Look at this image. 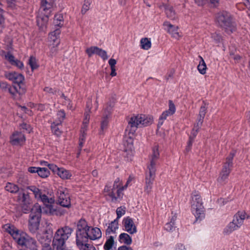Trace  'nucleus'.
<instances>
[{"label":"nucleus","instance_id":"nucleus-1","mask_svg":"<svg viewBox=\"0 0 250 250\" xmlns=\"http://www.w3.org/2000/svg\"><path fill=\"white\" fill-rule=\"evenodd\" d=\"M160 153L158 146H155L152 149V153L149 157V162L146 172L144 191L149 194L152 190L153 183L156 177V171L158 166Z\"/></svg>","mask_w":250,"mask_h":250},{"label":"nucleus","instance_id":"nucleus-2","mask_svg":"<svg viewBox=\"0 0 250 250\" xmlns=\"http://www.w3.org/2000/svg\"><path fill=\"white\" fill-rule=\"evenodd\" d=\"M3 228L12 236L18 245L24 246L31 250H37L36 241L26 233L20 231L14 226L9 224L4 225Z\"/></svg>","mask_w":250,"mask_h":250},{"label":"nucleus","instance_id":"nucleus-3","mask_svg":"<svg viewBox=\"0 0 250 250\" xmlns=\"http://www.w3.org/2000/svg\"><path fill=\"white\" fill-rule=\"evenodd\" d=\"M28 188L33 192L35 198L38 201H41L44 204L45 208H43V212L50 214L56 213L57 210L53 205L55 200L50 194L48 195V192L46 194L44 191L35 186L29 187Z\"/></svg>","mask_w":250,"mask_h":250},{"label":"nucleus","instance_id":"nucleus-4","mask_svg":"<svg viewBox=\"0 0 250 250\" xmlns=\"http://www.w3.org/2000/svg\"><path fill=\"white\" fill-rule=\"evenodd\" d=\"M72 231L73 229L68 226L58 229L53 237L52 246L53 249L55 250H65L66 242Z\"/></svg>","mask_w":250,"mask_h":250},{"label":"nucleus","instance_id":"nucleus-5","mask_svg":"<svg viewBox=\"0 0 250 250\" xmlns=\"http://www.w3.org/2000/svg\"><path fill=\"white\" fill-rule=\"evenodd\" d=\"M153 121L152 117L144 114L137 115L131 117L128 121L127 131L129 134L133 135L137 128L151 125Z\"/></svg>","mask_w":250,"mask_h":250},{"label":"nucleus","instance_id":"nucleus-6","mask_svg":"<svg viewBox=\"0 0 250 250\" xmlns=\"http://www.w3.org/2000/svg\"><path fill=\"white\" fill-rule=\"evenodd\" d=\"M219 25L224 28L228 34L233 32L236 30V24L232 21L231 15L227 11L218 13L216 17Z\"/></svg>","mask_w":250,"mask_h":250},{"label":"nucleus","instance_id":"nucleus-7","mask_svg":"<svg viewBox=\"0 0 250 250\" xmlns=\"http://www.w3.org/2000/svg\"><path fill=\"white\" fill-rule=\"evenodd\" d=\"M191 207L192 213L195 216L196 221H201L205 217L204 207L200 195L195 191L191 195Z\"/></svg>","mask_w":250,"mask_h":250},{"label":"nucleus","instance_id":"nucleus-8","mask_svg":"<svg viewBox=\"0 0 250 250\" xmlns=\"http://www.w3.org/2000/svg\"><path fill=\"white\" fill-rule=\"evenodd\" d=\"M54 2L53 1L48 2L47 0H42L41 9L44 12H42L37 18V23L40 28H43L44 26H46Z\"/></svg>","mask_w":250,"mask_h":250},{"label":"nucleus","instance_id":"nucleus-9","mask_svg":"<svg viewBox=\"0 0 250 250\" xmlns=\"http://www.w3.org/2000/svg\"><path fill=\"white\" fill-rule=\"evenodd\" d=\"M42 209L41 206L36 204L31 210L29 221V229L32 233H35L39 228Z\"/></svg>","mask_w":250,"mask_h":250},{"label":"nucleus","instance_id":"nucleus-10","mask_svg":"<svg viewBox=\"0 0 250 250\" xmlns=\"http://www.w3.org/2000/svg\"><path fill=\"white\" fill-rule=\"evenodd\" d=\"M235 155V152L232 151L227 157L226 162L224 164L223 168L220 173L217 179L218 182L220 184L225 183L231 171V168L233 165V159Z\"/></svg>","mask_w":250,"mask_h":250},{"label":"nucleus","instance_id":"nucleus-11","mask_svg":"<svg viewBox=\"0 0 250 250\" xmlns=\"http://www.w3.org/2000/svg\"><path fill=\"white\" fill-rule=\"evenodd\" d=\"M89 227L85 220L81 219L79 221L76 230V242L77 246H83L82 242H85V240H87L85 236L87 235L86 232L88 230Z\"/></svg>","mask_w":250,"mask_h":250},{"label":"nucleus","instance_id":"nucleus-12","mask_svg":"<svg viewBox=\"0 0 250 250\" xmlns=\"http://www.w3.org/2000/svg\"><path fill=\"white\" fill-rule=\"evenodd\" d=\"M58 202L62 207L69 208L71 206L68 190L64 187H60L57 192Z\"/></svg>","mask_w":250,"mask_h":250},{"label":"nucleus","instance_id":"nucleus-13","mask_svg":"<svg viewBox=\"0 0 250 250\" xmlns=\"http://www.w3.org/2000/svg\"><path fill=\"white\" fill-rule=\"evenodd\" d=\"M105 195L109 197L110 200L114 203L119 202L123 198V193L121 192L120 189L112 188V186L106 185L104 188Z\"/></svg>","mask_w":250,"mask_h":250},{"label":"nucleus","instance_id":"nucleus-14","mask_svg":"<svg viewBox=\"0 0 250 250\" xmlns=\"http://www.w3.org/2000/svg\"><path fill=\"white\" fill-rule=\"evenodd\" d=\"M57 118L56 120L52 123L51 127L52 132L56 136H60L61 134V131L60 126L62 125V123L64 120L65 114L63 110H60L57 114Z\"/></svg>","mask_w":250,"mask_h":250},{"label":"nucleus","instance_id":"nucleus-15","mask_svg":"<svg viewBox=\"0 0 250 250\" xmlns=\"http://www.w3.org/2000/svg\"><path fill=\"white\" fill-rule=\"evenodd\" d=\"M26 89L24 85H10L8 92L10 94L12 97L14 99H19L21 96L25 93Z\"/></svg>","mask_w":250,"mask_h":250},{"label":"nucleus","instance_id":"nucleus-16","mask_svg":"<svg viewBox=\"0 0 250 250\" xmlns=\"http://www.w3.org/2000/svg\"><path fill=\"white\" fill-rule=\"evenodd\" d=\"M124 229L130 234H133L137 232V227L135 226L132 218L128 216L125 217L123 220Z\"/></svg>","mask_w":250,"mask_h":250},{"label":"nucleus","instance_id":"nucleus-17","mask_svg":"<svg viewBox=\"0 0 250 250\" xmlns=\"http://www.w3.org/2000/svg\"><path fill=\"white\" fill-rule=\"evenodd\" d=\"M176 108L174 104L172 101L169 100L168 102V109L162 113L159 119L158 126L159 127L161 126L163 124L164 121L167 119V117L174 114Z\"/></svg>","mask_w":250,"mask_h":250},{"label":"nucleus","instance_id":"nucleus-18","mask_svg":"<svg viewBox=\"0 0 250 250\" xmlns=\"http://www.w3.org/2000/svg\"><path fill=\"white\" fill-rule=\"evenodd\" d=\"M113 106V105L112 104H110L104 109V115L101 124V133H102V131H103L104 129L107 127L108 124V118L111 113Z\"/></svg>","mask_w":250,"mask_h":250},{"label":"nucleus","instance_id":"nucleus-19","mask_svg":"<svg viewBox=\"0 0 250 250\" xmlns=\"http://www.w3.org/2000/svg\"><path fill=\"white\" fill-rule=\"evenodd\" d=\"M125 152L124 156L127 158V160H131L133 156V145L132 137L129 136L126 143H125Z\"/></svg>","mask_w":250,"mask_h":250},{"label":"nucleus","instance_id":"nucleus-20","mask_svg":"<svg viewBox=\"0 0 250 250\" xmlns=\"http://www.w3.org/2000/svg\"><path fill=\"white\" fill-rule=\"evenodd\" d=\"M52 233V230L49 229L46 230L42 234L38 233L37 237L39 241L43 246L50 245L51 242V235Z\"/></svg>","mask_w":250,"mask_h":250},{"label":"nucleus","instance_id":"nucleus-21","mask_svg":"<svg viewBox=\"0 0 250 250\" xmlns=\"http://www.w3.org/2000/svg\"><path fill=\"white\" fill-rule=\"evenodd\" d=\"M86 235L85 237L91 240H96L100 239L102 237V232L101 229L97 227L91 228L89 227L88 230L86 232Z\"/></svg>","mask_w":250,"mask_h":250},{"label":"nucleus","instance_id":"nucleus-22","mask_svg":"<svg viewBox=\"0 0 250 250\" xmlns=\"http://www.w3.org/2000/svg\"><path fill=\"white\" fill-rule=\"evenodd\" d=\"M25 140V137L22 133L15 132L11 136L10 142L12 145L18 146L22 145Z\"/></svg>","mask_w":250,"mask_h":250},{"label":"nucleus","instance_id":"nucleus-23","mask_svg":"<svg viewBox=\"0 0 250 250\" xmlns=\"http://www.w3.org/2000/svg\"><path fill=\"white\" fill-rule=\"evenodd\" d=\"M165 29L171 34V36L175 39H179L180 37L179 33L178 31V27L172 25L168 21L164 23Z\"/></svg>","mask_w":250,"mask_h":250},{"label":"nucleus","instance_id":"nucleus-24","mask_svg":"<svg viewBox=\"0 0 250 250\" xmlns=\"http://www.w3.org/2000/svg\"><path fill=\"white\" fill-rule=\"evenodd\" d=\"M246 213L244 211L238 212L233 217L232 222L238 226V228H240L243 225L244 220L246 218Z\"/></svg>","mask_w":250,"mask_h":250},{"label":"nucleus","instance_id":"nucleus-25","mask_svg":"<svg viewBox=\"0 0 250 250\" xmlns=\"http://www.w3.org/2000/svg\"><path fill=\"white\" fill-rule=\"evenodd\" d=\"M55 28V30L49 34V39L50 42H53V43H56L57 45H59L60 43L59 38L61 33V30L59 28Z\"/></svg>","mask_w":250,"mask_h":250},{"label":"nucleus","instance_id":"nucleus-26","mask_svg":"<svg viewBox=\"0 0 250 250\" xmlns=\"http://www.w3.org/2000/svg\"><path fill=\"white\" fill-rule=\"evenodd\" d=\"M119 222L116 220H114L110 223L108 224L107 229L105 230L106 235H110L115 233L116 231L119 228Z\"/></svg>","mask_w":250,"mask_h":250},{"label":"nucleus","instance_id":"nucleus-27","mask_svg":"<svg viewBox=\"0 0 250 250\" xmlns=\"http://www.w3.org/2000/svg\"><path fill=\"white\" fill-rule=\"evenodd\" d=\"M57 174L62 179H70L72 175L70 171L67 170L63 167H61Z\"/></svg>","mask_w":250,"mask_h":250},{"label":"nucleus","instance_id":"nucleus-28","mask_svg":"<svg viewBox=\"0 0 250 250\" xmlns=\"http://www.w3.org/2000/svg\"><path fill=\"white\" fill-rule=\"evenodd\" d=\"M119 240L120 243H124L126 245H130L132 242L131 237L126 233L120 234L119 237Z\"/></svg>","mask_w":250,"mask_h":250},{"label":"nucleus","instance_id":"nucleus-29","mask_svg":"<svg viewBox=\"0 0 250 250\" xmlns=\"http://www.w3.org/2000/svg\"><path fill=\"white\" fill-rule=\"evenodd\" d=\"M64 20L62 14H57L54 17V24L55 27L60 28L63 24Z\"/></svg>","mask_w":250,"mask_h":250},{"label":"nucleus","instance_id":"nucleus-30","mask_svg":"<svg viewBox=\"0 0 250 250\" xmlns=\"http://www.w3.org/2000/svg\"><path fill=\"white\" fill-rule=\"evenodd\" d=\"M238 229V226L236 225L234 222L231 221L224 229V233L226 234H229Z\"/></svg>","mask_w":250,"mask_h":250},{"label":"nucleus","instance_id":"nucleus-31","mask_svg":"<svg viewBox=\"0 0 250 250\" xmlns=\"http://www.w3.org/2000/svg\"><path fill=\"white\" fill-rule=\"evenodd\" d=\"M18 199L21 203H31L28 193L26 192H20L19 194Z\"/></svg>","mask_w":250,"mask_h":250},{"label":"nucleus","instance_id":"nucleus-32","mask_svg":"<svg viewBox=\"0 0 250 250\" xmlns=\"http://www.w3.org/2000/svg\"><path fill=\"white\" fill-rule=\"evenodd\" d=\"M141 47L145 50H148L151 46V42L150 39L147 38H142L140 41Z\"/></svg>","mask_w":250,"mask_h":250},{"label":"nucleus","instance_id":"nucleus-33","mask_svg":"<svg viewBox=\"0 0 250 250\" xmlns=\"http://www.w3.org/2000/svg\"><path fill=\"white\" fill-rule=\"evenodd\" d=\"M199 58L201 60L197 66V69L199 73L203 75L206 73L207 65L203 58L201 56H199Z\"/></svg>","mask_w":250,"mask_h":250},{"label":"nucleus","instance_id":"nucleus-34","mask_svg":"<svg viewBox=\"0 0 250 250\" xmlns=\"http://www.w3.org/2000/svg\"><path fill=\"white\" fill-rule=\"evenodd\" d=\"M166 13L167 17L170 20H174L176 19V15L175 11L171 6H167L166 7Z\"/></svg>","mask_w":250,"mask_h":250},{"label":"nucleus","instance_id":"nucleus-35","mask_svg":"<svg viewBox=\"0 0 250 250\" xmlns=\"http://www.w3.org/2000/svg\"><path fill=\"white\" fill-rule=\"evenodd\" d=\"M114 244V237L110 236L106 241L104 248V250H110Z\"/></svg>","mask_w":250,"mask_h":250},{"label":"nucleus","instance_id":"nucleus-36","mask_svg":"<svg viewBox=\"0 0 250 250\" xmlns=\"http://www.w3.org/2000/svg\"><path fill=\"white\" fill-rule=\"evenodd\" d=\"M6 190L11 193H16L19 190V187L13 184L8 183L5 187Z\"/></svg>","mask_w":250,"mask_h":250},{"label":"nucleus","instance_id":"nucleus-37","mask_svg":"<svg viewBox=\"0 0 250 250\" xmlns=\"http://www.w3.org/2000/svg\"><path fill=\"white\" fill-rule=\"evenodd\" d=\"M50 174L49 171L47 168L44 167H39L38 171V174L42 178H46Z\"/></svg>","mask_w":250,"mask_h":250},{"label":"nucleus","instance_id":"nucleus-38","mask_svg":"<svg viewBox=\"0 0 250 250\" xmlns=\"http://www.w3.org/2000/svg\"><path fill=\"white\" fill-rule=\"evenodd\" d=\"M87 240H85V242H82L83 246H77L78 248L81 250H96L95 248L91 246L90 244H88Z\"/></svg>","mask_w":250,"mask_h":250},{"label":"nucleus","instance_id":"nucleus-39","mask_svg":"<svg viewBox=\"0 0 250 250\" xmlns=\"http://www.w3.org/2000/svg\"><path fill=\"white\" fill-rule=\"evenodd\" d=\"M208 107V104L207 103L203 102L199 111V117L200 118L204 119Z\"/></svg>","mask_w":250,"mask_h":250},{"label":"nucleus","instance_id":"nucleus-40","mask_svg":"<svg viewBox=\"0 0 250 250\" xmlns=\"http://www.w3.org/2000/svg\"><path fill=\"white\" fill-rule=\"evenodd\" d=\"M24 79V78L22 75L17 73L13 82L16 85H24L23 83Z\"/></svg>","mask_w":250,"mask_h":250},{"label":"nucleus","instance_id":"nucleus-41","mask_svg":"<svg viewBox=\"0 0 250 250\" xmlns=\"http://www.w3.org/2000/svg\"><path fill=\"white\" fill-rule=\"evenodd\" d=\"M58 45H57L56 43H53L52 45H50V51L49 53V55L50 57H53L56 55L58 50Z\"/></svg>","mask_w":250,"mask_h":250},{"label":"nucleus","instance_id":"nucleus-42","mask_svg":"<svg viewBox=\"0 0 250 250\" xmlns=\"http://www.w3.org/2000/svg\"><path fill=\"white\" fill-rule=\"evenodd\" d=\"M31 203H21V210L24 213H27L30 211L31 212Z\"/></svg>","mask_w":250,"mask_h":250},{"label":"nucleus","instance_id":"nucleus-43","mask_svg":"<svg viewBox=\"0 0 250 250\" xmlns=\"http://www.w3.org/2000/svg\"><path fill=\"white\" fill-rule=\"evenodd\" d=\"M98 49L99 47L97 46H91L89 48H87L86 49L85 52L87 54L88 56L90 57L94 54L97 55Z\"/></svg>","mask_w":250,"mask_h":250},{"label":"nucleus","instance_id":"nucleus-44","mask_svg":"<svg viewBox=\"0 0 250 250\" xmlns=\"http://www.w3.org/2000/svg\"><path fill=\"white\" fill-rule=\"evenodd\" d=\"M125 213V208L120 207L117 208L116 214L117 218L115 219L119 222V219Z\"/></svg>","mask_w":250,"mask_h":250},{"label":"nucleus","instance_id":"nucleus-45","mask_svg":"<svg viewBox=\"0 0 250 250\" xmlns=\"http://www.w3.org/2000/svg\"><path fill=\"white\" fill-rule=\"evenodd\" d=\"M91 101L89 100L86 103V108L84 114V119H87L89 121L90 119V111L91 108Z\"/></svg>","mask_w":250,"mask_h":250},{"label":"nucleus","instance_id":"nucleus-46","mask_svg":"<svg viewBox=\"0 0 250 250\" xmlns=\"http://www.w3.org/2000/svg\"><path fill=\"white\" fill-rule=\"evenodd\" d=\"M220 0H194L195 2L199 6L203 5L207 1H209L211 3L216 5L218 4Z\"/></svg>","mask_w":250,"mask_h":250},{"label":"nucleus","instance_id":"nucleus-47","mask_svg":"<svg viewBox=\"0 0 250 250\" xmlns=\"http://www.w3.org/2000/svg\"><path fill=\"white\" fill-rule=\"evenodd\" d=\"M28 64L31 67L32 70L36 69L38 65L37 63V61L36 58L33 56H31L29 59Z\"/></svg>","mask_w":250,"mask_h":250},{"label":"nucleus","instance_id":"nucleus-48","mask_svg":"<svg viewBox=\"0 0 250 250\" xmlns=\"http://www.w3.org/2000/svg\"><path fill=\"white\" fill-rule=\"evenodd\" d=\"M91 2V0H84V3L81 10L82 14H84L89 10Z\"/></svg>","mask_w":250,"mask_h":250},{"label":"nucleus","instance_id":"nucleus-49","mask_svg":"<svg viewBox=\"0 0 250 250\" xmlns=\"http://www.w3.org/2000/svg\"><path fill=\"white\" fill-rule=\"evenodd\" d=\"M4 12V11L3 9V5L0 2V30H1L3 26L4 22V18L3 17Z\"/></svg>","mask_w":250,"mask_h":250},{"label":"nucleus","instance_id":"nucleus-50","mask_svg":"<svg viewBox=\"0 0 250 250\" xmlns=\"http://www.w3.org/2000/svg\"><path fill=\"white\" fill-rule=\"evenodd\" d=\"M97 55L101 57L104 60H106L108 58L106 52L100 48H99Z\"/></svg>","mask_w":250,"mask_h":250},{"label":"nucleus","instance_id":"nucleus-51","mask_svg":"<svg viewBox=\"0 0 250 250\" xmlns=\"http://www.w3.org/2000/svg\"><path fill=\"white\" fill-rule=\"evenodd\" d=\"M175 224L168 222L165 226V229L168 231H173L175 229Z\"/></svg>","mask_w":250,"mask_h":250},{"label":"nucleus","instance_id":"nucleus-52","mask_svg":"<svg viewBox=\"0 0 250 250\" xmlns=\"http://www.w3.org/2000/svg\"><path fill=\"white\" fill-rule=\"evenodd\" d=\"M17 73H18L15 72H6L5 74V77L7 79L13 82L15 78L16 77Z\"/></svg>","mask_w":250,"mask_h":250},{"label":"nucleus","instance_id":"nucleus-53","mask_svg":"<svg viewBox=\"0 0 250 250\" xmlns=\"http://www.w3.org/2000/svg\"><path fill=\"white\" fill-rule=\"evenodd\" d=\"M5 58L12 65L16 60L14 56L12 54H11L10 52H8L5 55Z\"/></svg>","mask_w":250,"mask_h":250},{"label":"nucleus","instance_id":"nucleus-54","mask_svg":"<svg viewBox=\"0 0 250 250\" xmlns=\"http://www.w3.org/2000/svg\"><path fill=\"white\" fill-rule=\"evenodd\" d=\"M121 185L122 181L120 180L119 178L118 177L115 180L113 185L112 186V188L118 189L121 187Z\"/></svg>","mask_w":250,"mask_h":250},{"label":"nucleus","instance_id":"nucleus-55","mask_svg":"<svg viewBox=\"0 0 250 250\" xmlns=\"http://www.w3.org/2000/svg\"><path fill=\"white\" fill-rule=\"evenodd\" d=\"M211 38L216 42H220L222 40L221 36L217 33L211 34Z\"/></svg>","mask_w":250,"mask_h":250},{"label":"nucleus","instance_id":"nucleus-56","mask_svg":"<svg viewBox=\"0 0 250 250\" xmlns=\"http://www.w3.org/2000/svg\"><path fill=\"white\" fill-rule=\"evenodd\" d=\"M10 85L5 82H0V88L3 91H8Z\"/></svg>","mask_w":250,"mask_h":250},{"label":"nucleus","instance_id":"nucleus-57","mask_svg":"<svg viewBox=\"0 0 250 250\" xmlns=\"http://www.w3.org/2000/svg\"><path fill=\"white\" fill-rule=\"evenodd\" d=\"M203 121H204L203 118H200L199 117H198V120H197L196 124L194 125L193 127L194 128H195L196 129H199V128L201 127L202 125L203 124Z\"/></svg>","mask_w":250,"mask_h":250},{"label":"nucleus","instance_id":"nucleus-58","mask_svg":"<svg viewBox=\"0 0 250 250\" xmlns=\"http://www.w3.org/2000/svg\"><path fill=\"white\" fill-rule=\"evenodd\" d=\"M8 6L12 9L17 8L16 0H7Z\"/></svg>","mask_w":250,"mask_h":250},{"label":"nucleus","instance_id":"nucleus-59","mask_svg":"<svg viewBox=\"0 0 250 250\" xmlns=\"http://www.w3.org/2000/svg\"><path fill=\"white\" fill-rule=\"evenodd\" d=\"M48 167L53 172H57V173L59 171V170L60 169V167H58L56 165L53 164H50L49 165H48Z\"/></svg>","mask_w":250,"mask_h":250},{"label":"nucleus","instance_id":"nucleus-60","mask_svg":"<svg viewBox=\"0 0 250 250\" xmlns=\"http://www.w3.org/2000/svg\"><path fill=\"white\" fill-rule=\"evenodd\" d=\"M12 65H15L20 69H21L23 67V63H22V62L17 59L15 60V61L12 64Z\"/></svg>","mask_w":250,"mask_h":250},{"label":"nucleus","instance_id":"nucleus-61","mask_svg":"<svg viewBox=\"0 0 250 250\" xmlns=\"http://www.w3.org/2000/svg\"><path fill=\"white\" fill-rule=\"evenodd\" d=\"M198 130H199V129H196L195 128H194L193 127V128L192 129V130L191 132V134H190V135L189 136V138L191 140H194V138L197 136Z\"/></svg>","mask_w":250,"mask_h":250},{"label":"nucleus","instance_id":"nucleus-62","mask_svg":"<svg viewBox=\"0 0 250 250\" xmlns=\"http://www.w3.org/2000/svg\"><path fill=\"white\" fill-rule=\"evenodd\" d=\"M47 106V105L39 104H37L36 108L35 110H39V111H43L45 108Z\"/></svg>","mask_w":250,"mask_h":250},{"label":"nucleus","instance_id":"nucleus-63","mask_svg":"<svg viewBox=\"0 0 250 250\" xmlns=\"http://www.w3.org/2000/svg\"><path fill=\"white\" fill-rule=\"evenodd\" d=\"M21 127L22 129L26 130L28 132H30L32 130L30 125L25 123H23L21 125Z\"/></svg>","mask_w":250,"mask_h":250},{"label":"nucleus","instance_id":"nucleus-64","mask_svg":"<svg viewBox=\"0 0 250 250\" xmlns=\"http://www.w3.org/2000/svg\"><path fill=\"white\" fill-rule=\"evenodd\" d=\"M174 250H186L185 249V246L183 244H178L176 246Z\"/></svg>","mask_w":250,"mask_h":250}]
</instances>
